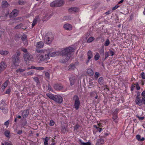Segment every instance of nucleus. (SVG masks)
Listing matches in <instances>:
<instances>
[{"instance_id": "f03ea898", "label": "nucleus", "mask_w": 145, "mask_h": 145, "mask_svg": "<svg viewBox=\"0 0 145 145\" xmlns=\"http://www.w3.org/2000/svg\"><path fill=\"white\" fill-rule=\"evenodd\" d=\"M20 52H16L13 55L12 57V67H16L19 65V63L20 62Z\"/></svg>"}, {"instance_id": "f3484780", "label": "nucleus", "mask_w": 145, "mask_h": 145, "mask_svg": "<svg viewBox=\"0 0 145 145\" xmlns=\"http://www.w3.org/2000/svg\"><path fill=\"white\" fill-rule=\"evenodd\" d=\"M104 140L102 138H100L97 140L96 145H101L104 144Z\"/></svg>"}, {"instance_id": "a18cd8bd", "label": "nucleus", "mask_w": 145, "mask_h": 145, "mask_svg": "<svg viewBox=\"0 0 145 145\" xmlns=\"http://www.w3.org/2000/svg\"><path fill=\"white\" fill-rule=\"evenodd\" d=\"M136 117H137L138 118L139 120H143L144 119V118H145L144 117H140L138 115H136Z\"/></svg>"}, {"instance_id": "5fc2aeb1", "label": "nucleus", "mask_w": 145, "mask_h": 145, "mask_svg": "<svg viewBox=\"0 0 145 145\" xmlns=\"http://www.w3.org/2000/svg\"><path fill=\"white\" fill-rule=\"evenodd\" d=\"M43 50H39L38 49H36V51L37 53H41V54L43 52Z\"/></svg>"}, {"instance_id": "4be33fe9", "label": "nucleus", "mask_w": 145, "mask_h": 145, "mask_svg": "<svg viewBox=\"0 0 145 145\" xmlns=\"http://www.w3.org/2000/svg\"><path fill=\"white\" fill-rule=\"evenodd\" d=\"M50 52V50L49 49H47L46 50H43V52L42 53V54L45 55L46 54V55H47L49 56V54Z\"/></svg>"}, {"instance_id": "37998d69", "label": "nucleus", "mask_w": 145, "mask_h": 145, "mask_svg": "<svg viewBox=\"0 0 145 145\" xmlns=\"http://www.w3.org/2000/svg\"><path fill=\"white\" fill-rule=\"evenodd\" d=\"M45 75L46 78H47L48 79H50V74L48 72H46L45 73Z\"/></svg>"}, {"instance_id": "ddd939ff", "label": "nucleus", "mask_w": 145, "mask_h": 145, "mask_svg": "<svg viewBox=\"0 0 145 145\" xmlns=\"http://www.w3.org/2000/svg\"><path fill=\"white\" fill-rule=\"evenodd\" d=\"M29 114V110H24L22 113V116L24 118H25Z\"/></svg>"}, {"instance_id": "4d7b16f0", "label": "nucleus", "mask_w": 145, "mask_h": 145, "mask_svg": "<svg viewBox=\"0 0 145 145\" xmlns=\"http://www.w3.org/2000/svg\"><path fill=\"white\" fill-rule=\"evenodd\" d=\"M22 50L25 53H28L27 52V49L25 48H22Z\"/></svg>"}, {"instance_id": "e433bc0d", "label": "nucleus", "mask_w": 145, "mask_h": 145, "mask_svg": "<svg viewBox=\"0 0 145 145\" xmlns=\"http://www.w3.org/2000/svg\"><path fill=\"white\" fill-rule=\"evenodd\" d=\"M110 42L108 39H107L105 43V46H108L110 44Z\"/></svg>"}, {"instance_id": "6e6d98bb", "label": "nucleus", "mask_w": 145, "mask_h": 145, "mask_svg": "<svg viewBox=\"0 0 145 145\" xmlns=\"http://www.w3.org/2000/svg\"><path fill=\"white\" fill-rule=\"evenodd\" d=\"M48 90L52 91H53V90L50 84H48Z\"/></svg>"}, {"instance_id": "09e8293b", "label": "nucleus", "mask_w": 145, "mask_h": 145, "mask_svg": "<svg viewBox=\"0 0 145 145\" xmlns=\"http://www.w3.org/2000/svg\"><path fill=\"white\" fill-rule=\"evenodd\" d=\"M34 73V71H31L28 72L27 73V74L28 75H32Z\"/></svg>"}, {"instance_id": "cd10ccee", "label": "nucleus", "mask_w": 145, "mask_h": 145, "mask_svg": "<svg viewBox=\"0 0 145 145\" xmlns=\"http://www.w3.org/2000/svg\"><path fill=\"white\" fill-rule=\"evenodd\" d=\"M104 81L103 78L102 77H100L99 78L98 80V82L99 84L101 85L103 84Z\"/></svg>"}, {"instance_id": "473e14b6", "label": "nucleus", "mask_w": 145, "mask_h": 145, "mask_svg": "<svg viewBox=\"0 0 145 145\" xmlns=\"http://www.w3.org/2000/svg\"><path fill=\"white\" fill-rule=\"evenodd\" d=\"M95 39V38L93 37H90L88 38L87 40V42L90 43L93 41Z\"/></svg>"}, {"instance_id": "c85d7f7f", "label": "nucleus", "mask_w": 145, "mask_h": 145, "mask_svg": "<svg viewBox=\"0 0 145 145\" xmlns=\"http://www.w3.org/2000/svg\"><path fill=\"white\" fill-rule=\"evenodd\" d=\"M8 53V52L6 51H0V54L2 55H6Z\"/></svg>"}, {"instance_id": "39448f33", "label": "nucleus", "mask_w": 145, "mask_h": 145, "mask_svg": "<svg viewBox=\"0 0 145 145\" xmlns=\"http://www.w3.org/2000/svg\"><path fill=\"white\" fill-rule=\"evenodd\" d=\"M23 56L25 61L26 64H28L29 61H33V56L29 53L24 54Z\"/></svg>"}, {"instance_id": "de8ad7c7", "label": "nucleus", "mask_w": 145, "mask_h": 145, "mask_svg": "<svg viewBox=\"0 0 145 145\" xmlns=\"http://www.w3.org/2000/svg\"><path fill=\"white\" fill-rule=\"evenodd\" d=\"M141 75L142 79H145V74H144L143 72L141 73Z\"/></svg>"}, {"instance_id": "2f4dec72", "label": "nucleus", "mask_w": 145, "mask_h": 145, "mask_svg": "<svg viewBox=\"0 0 145 145\" xmlns=\"http://www.w3.org/2000/svg\"><path fill=\"white\" fill-rule=\"evenodd\" d=\"M23 25L22 24H19L17 25L15 27V28L17 29H19L20 28H21L22 27Z\"/></svg>"}, {"instance_id": "5701e85b", "label": "nucleus", "mask_w": 145, "mask_h": 145, "mask_svg": "<svg viewBox=\"0 0 145 145\" xmlns=\"http://www.w3.org/2000/svg\"><path fill=\"white\" fill-rule=\"evenodd\" d=\"M46 95L50 99L53 100L54 99V98L55 96V95L52 94L51 93H46Z\"/></svg>"}, {"instance_id": "bf43d9fd", "label": "nucleus", "mask_w": 145, "mask_h": 145, "mask_svg": "<svg viewBox=\"0 0 145 145\" xmlns=\"http://www.w3.org/2000/svg\"><path fill=\"white\" fill-rule=\"evenodd\" d=\"M18 4L20 5H22L24 4V2L21 1L20 0H19L18 2Z\"/></svg>"}, {"instance_id": "6e6552de", "label": "nucleus", "mask_w": 145, "mask_h": 145, "mask_svg": "<svg viewBox=\"0 0 145 145\" xmlns=\"http://www.w3.org/2000/svg\"><path fill=\"white\" fill-rule=\"evenodd\" d=\"M135 101L137 104L140 106L143 104H145V99L143 97L142 98V99L140 97L136 98Z\"/></svg>"}, {"instance_id": "79ce46f5", "label": "nucleus", "mask_w": 145, "mask_h": 145, "mask_svg": "<svg viewBox=\"0 0 145 145\" xmlns=\"http://www.w3.org/2000/svg\"><path fill=\"white\" fill-rule=\"evenodd\" d=\"M109 53L108 52H105V60L107 57H108L109 55Z\"/></svg>"}, {"instance_id": "3c124183", "label": "nucleus", "mask_w": 145, "mask_h": 145, "mask_svg": "<svg viewBox=\"0 0 145 145\" xmlns=\"http://www.w3.org/2000/svg\"><path fill=\"white\" fill-rule=\"evenodd\" d=\"M99 73L98 72H96L95 73V77L96 78H97L99 76Z\"/></svg>"}, {"instance_id": "f257e3e1", "label": "nucleus", "mask_w": 145, "mask_h": 145, "mask_svg": "<svg viewBox=\"0 0 145 145\" xmlns=\"http://www.w3.org/2000/svg\"><path fill=\"white\" fill-rule=\"evenodd\" d=\"M74 50V48L69 47L60 52H50L49 54V57H54L60 55L63 56V59L64 62H66L70 59V57L71 56V54Z\"/></svg>"}, {"instance_id": "f704fd0d", "label": "nucleus", "mask_w": 145, "mask_h": 145, "mask_svg": "<svg viewBox=\"0 0 145 145\" xmlns=\"http://www.w3.org/2000/svg\"><path fill=\"white\" fill-rule=\"evenodd\" d=\"M100 56L99 53H97L94 56V58L96 61L99 58Z\"/></svg>"}, {"instance_id": "1a4fd4ad", "label": "nucleus", "mask_w": 145, "mask_h": 145, "mask_svg": "<svg viewBox=\"0 0 145 145\" xmlns=\"http://www.w3.org/2000/svg\"><path fill=\"white\" fill-rule=\"evenodd\" d=\"M54 101L57 103H61L63 102V99L62 97L60 96H58L55 95Z\"/></svg>"}, {"instance_id": "69168bd1", "label": "nucleus", "mask_w": 145, "mask_h": 145, "mask_svg": "<svg viewBox=\"0 0 145 145\" xmlns=\"http://www.w3.org/2000/svg\"><path fill=\"white\" fill-rule=\"evenodd\" d=\"M119 6L118 5L115 6L114 7H113L112 8V10H115L116 9L118 8L119 7Z\"/></svg>"}, {"instance_id": "9d476101", "label": "nucleus", "mask_w": 145, "mask_h": 145, "mask_svg": "<svg viewBox=\"0 0 145 145\" xmlns=\"http://www.w3.org/2000/svg\"><path fill=\"white\" fill-rule=\"evenodd\" d=\"M40 61H39V62H43L44 61H47L49 59V56L46 55V54L45 55H44L43 54H41L39 57Z\"/></svg>"}, {"instance_id": "680f3d73", "label": "nucleus", "mask_w": 145, "mask_h": 145, "mask_svg": "<svg viewBox=\"0 0 145 145\" xmlns=\"http://www.w3.org/2000/svg\"><path fill=\"white\" fill-rule=\"evenodd\" d=\"M136 88L138 90L140 89V87L138 83H137L136 84Z\"/></svg>"}, {"instance_id": "ea45409f", "label": "nucleus", "mask_w": 145, "mask_h": 145, "mask_svg": "<svg viewBox=\"0 0 145 145\" xmlns=\"http://www.w3.org/2000/svg\"><path fill=\"white\" fill-rule=\"evenodd\" d=\"M95 94L97 95V92L95 91L91 92L90 93V95L91 97H93Z\"/></svg>"}, {"instance_id": "bb28decb", "label": "nucleus", "mask_w": 145, "mask_h": 145, "mask_svg": "<svg viewBox=\"0 0 145 145\" xmlns=\"http://www.w3.org/2000/svg\"><path fill=\"white\" fill-rule=\"evenodd\" d=\"M8 82V80H7L3 84L2 86L3 89H5L7 86Z\"/></svg>"}, {"instance_id": "c9c22d12", "label": "nucleus", "mask_w": 145, "mask_h": 145, "mask_svg": "<svg viewBox=\"0 0 145 145\" xmlns=\"http://www.w3.org/2000/svg\"><path fill=\"white\" fill-rule=\"evenodd\" d=\"M70 84L71 86L75 82V79H74L73 78H70Z\"/></svg>"}, {"instance_id": "774afa93", "label": "nucleus", "mask_w": 145, "mask_h": 145, "mask_svg": "<svg viewBox=\"0 0 145 145\" xmlns=\"http://www.w3.org/2000/svg\"><path fill=\"white\" fill-rule=\"evenodd\" d=\"M21 35L20 34H16V37H17L18 38H20L21 37Z\"/></svg>"}, {"instance_id": "aec40b11", "label": "nucleus", "mask_w": 145, "mask_h": 145, "mask_svg": "<svg viewBox=\"0 0 145 145\" xmlns=\"http://www.w3.org/2000/svg\"><path fill=\"white\" fill-rule=\"evenodd\" d=\"M39 16H35V18L33 20V23L32 25V27H33L37 23V21L39 19Z\"/></svg>"}, {"instance_id": "a878e982", "label": "nucleus", "mask_w": 145, "mask_h": 145, "mask_svg": "<svg viewBox=\"0 0 145 145\" xmlns=\"http://www.w3.org/2000/svg\"><path fill=\"white\" fill-rule=\"evenodd\" d=\"M140 137L141 136L139 135H137L136 136L137 139L139 141H142L145 140V138L144 137H142L141 138Z\"/></svg>"}, {"instance_id": "338daca9", "label": "nucleus", "mask_w": 145, "mask_h": 145, "mask_svg": "<svg viewBox=\"0 0 145 145\" xmlns=\"http://www.w3.org/2000/svg\"><path fill=\"white\" fill-rule=\"evenodd\" d=\"M2 145H12L10 143L8 142H5V143H2Z\"/></svg>"}, {"instance_id": "a19ab883", "label": "nucleus", "mask_w": 145, "mask_h": 145, "mask_svg": "<svg viewBox=\"0 0 145 145\" xmlns=\"http://www.w3.org/2000/svg\"><path fill=\"white\" fill-rule=\"evenodd\" d=\"M25 70L19 68V69H17L16 70V72H21L24 71Z\"/></svg>"}, {"instance_id": "dca6fc26", "label": "nucleus", "mask_w": 145, "mask_h": 145, "mask_svg": "<svg viewBox=\"0 0 145 145\" xmlns=\"http://www.w3.org/2000/svg\"><path fill=\"white\" fill-rule=\"evenodd\" d=\"M7 67L6 63L2 61L0 63V69L2 71H4Z\"/></svg>"}, {"instance_id": "0eeeda50", "label": "nucleus", "mask_w": 145, "mask_h": 145, "mask_svg": "<svg viewBox=\"0 0 145 145\" xmlns=\"http://www.w3.org/2000/svg\"><path fill=\"white\" fill-rule=\"evenodd\" d=\"M119 109L117 108L114 109L113 110V112L112 113V118L114 121L116 123H118V113Z\"/></svg>"}, {"instance_id": "9b49d317", "label": "nucleus", "mask_w": 145, "mask_h": 145, "mask_svg": "<svg viewBox=\"0 0 145 145\" xmlns=\"http://www.w3.org/2000/svg\"><path fill=\"white\" fill-rule=\"evenodd\" d=\"M18 13L19 11L17 10L14 9L13 10L10 14L9 17L10 18L17 16L18 15Z\"/></svg>"}, {"instance_id": "b1692460", "label": "nucleus", "mask_w": 145, "mask_h": 145, "mask_svg": "<svg viewBox=\"0 0 145 145\" xmlns=\"http://www.w3.org/2000/svg\"><path fill=\"white\" fill-rule=\"evenodd\" d=\"M80 142L79 144L80 145H91V143L89 142L85 143L83 142L81 140H79Z\"/></svg>"}, {"instance_id": "2eb2a0df", "label": "nucleus", "mask_w": 145, "mask_h": 145, "mask_svg": "<svg viewBox=\"0 0 145 145\" xmlns=\"http://www.w3.org/2000/svg\"><path fill=\"white\" fill-rule=\"evenodd\" d=\"M54 88L56 90H60L63 88V86L61 84H56L54 85Z\"/></svg>"}, {"instance_id": "393cba45", "label": "nucleus", "mask_w": 145, "mask_h": 145, "mask_svg": "<svg viewBox=\"0 0 145 145\" xmlns=\"http://www.w3.org/2000/svg\"><path fill=\"white\" fill-rule=\"evenodd\" d=\"M87 72L88 74L90 76H93L94 74V72L91 69H88L87 70Z\"/></svg>"}, {"instance_id": "4c0bfd02", "label": "nucleus", "mask_w": 145, "mask_h": 145, "mask_svg": "<svg viewBox=\"0 0 145 145\" xmlns=\"http://www.w3.org/2000/svg\"><path fill=\"white\" fill-rule=\"evenodd\" d=\"M0 109L2 110L3 112H4L5 113H6L7 112V108H2L1 107H0Z\"/></svg>"}, {"instance_id": "13d9d810", "label": "nucleus", "mask_w": 145, "mask_h": 145, "mask_svg": "<svg viewBox=\"0 0 145 145\" xmlns=\"http://www.w3.org/2000/svg\"><path fill=\"white\" fill-rule=\"evenodd\" d=\"M27 37L26 36L24 35L21 37V39L23 40H25L26 39Z\"/></svg>"}, {"instance_id": "a211bd4d", "label": "nucleus", "mask_w": 145, "mask_h": 145, "mask_svg": "<svg viewBox=\"0 0 145 145\" xmlns=\"http://www.w3.org/2000/svg\"><path fill=\"white\" fill-rule=\"evenodd\" d=\"M44 46V43L42 41H40L37 42L36 46L37 48H42Z\"/></svg>"}, {"instance_id": "f8f14e48", "label": "nucleus", "mask_w": 145, "mask_h": 145, "mask_svg": "<svg viewBox=\"0 0 145 145\" xmlns=\"http://www.w3.org/2000/svg\"><path fill=\"white\" fill-rule=\"evenodd\" d=\"M87 55L88 56V60H86V62L87 64H88V63L90 59L93 57L92 54L90 50H89L88 51L87 53Z\"/></svg>"}, {"instance_id": "7c9ffc66", "label": "nucleus", "mask_w": 145, "mask_h": 145, "mask_svg": "<svg viewBox=\"0 0 145 145\" xmlns=\"http://www.w3.org/2000/svg\"><path fill=\"white\" fill-rule=\"evenodd\" d=\"M75 67V65L74 64H71L69 66V68L70 70L74 69Z\"/></svg>"}, {"instance_id": "7ed1b4c3", "label": "nucleus", "mask_w": 145, "mask_h": 145, "mask_svg": "<svg viewBox=\"0 0 145 145\" xmlns=\"http://www.w3.org/2000/svg\"><path fill=\"white\" fill-rule=\"evenodd\" d=\"M54 36L51 33H47L44 38L45 43L47 44H50L54 39Z\"/></svg>"}, {"instance_id": "8fccbe9b", "label": "nucleus", "mask_w": 145, "mask_h": 145, "mask_svg": "<svg viewBox=\"0 0 145 145\" xmlns=\"http://www.w3.org/2000/svg\"><path fill=\"white\" fill-rule=\"evenodd\" d=\"M34 81L37 83H38L39 82V80L38 78L37 77H35L33 78Z\"/></svg>"}, {"instance_id": "412c9836", "label": "nucleus", "mask_w": 145, "mask_h": 145, "mask_svg": "<svg viewBox=\"0 0 145 145\" xmlns=\"http://www.w3.org/2000/svg\"><path fill=\"white\" fill-rule=\"evenodd\" d=\"M1 6L3 8H5L8 7L9 5L7 1H4L2 2Z\"/></svg>"}, {"instance_id": "20e7f679", "label": "nucleus", "mask_w": 145, "mask_h": 145, "mask_svg": "<svg viewBox=\"0 0 145 145\" xmlns=\"http://www.w3.org/2000/svg\"><path fill=\"white\" fill-rule=\"evenodd\" d=\"M64 4L63 0H56L50 4V6L52 7H59L62 6Z\"/></svg>"}, {"instance_id": "49530a36", "label": "nucleus", "mask_w": 145, "mask_h": 145, "mask_svg": "<svg viewBox=\"0 0 145 145\" xmlns=\"http://www.w3.org/2000/svg\"><path fill=\"white\" fill-rule=\"evenodd\" d=\"M108 52L111 56H113L114 54V52L111 50H110Z\"/></svg>"}, {"instance_id": "c756f323", "label": "nucleus", "mask_w": 145, "mask_h": 145, "mask_svg": "<svg viewBox=\"0 0 145 145\" xmlns=\"http://www.w3.org/2000/svg\"><path fill=\"white\" fill-rule=\"evenodd\" d=\"M66 129L64 125H62L61 127V132L62 133H65L66 131Z\"/></svg>"}, {"instance_id": "58836bf2", "label": "nucleus", "mask_w": 145, "mask_h": 145, "mask_svg": "<svg viewBox=\"0 0 145 145\" xmlns=\"http://www.w3.org/2000/svg\"><path fill=\"white\" fill-rule=\"evenodd\" d=\"M93 82H91L90 81L89 82V85L88 86V88H91V87H93Z\"/></svg>"}, {"instance_id": "052dcab7", "label": "nucleus", "mask_w": 145, "mask_h": 145, "mask_svg": "<svg viewBox=\"0 0 145 145\" xmlns=\"http://www.w3.org/2000/svg\"><path fill=\"white\" fill-rule=\"evenodd\" d=\"M27 123L26 120H25L23 122H22V125H23V126H25L26 125Z\"/></svg>"}, {"instance_id": "e2e57ef3", "label": "nucleus", "mask_w": 145, "mask_h": 145, "mask_svg": "<svg viewBox=\"0 0 145 145\" xmlns=\"http://www.w3.org/2000/svg\"><path fill=\"white\" fill-rule=\"evenodd\" d=\"M22 133V130H18L17 132V134L19 135H20Z\"/></svg>"}, {"instance_id": "4468645a", "label": "nucleus", "mask_w": 145, "mask_h": 145, "mask_svg": "<svg viewBox=\"0 0 145 145\" xmlns=\"http://www.w3.org/2000/svg\"><path fill=\"white\" fill-rule=\"evenodd\" d=\"M63 28L65 30L70 31L72 29V26L69 24H64L63 26Z\"/></svg>"}, {"instance_id": "72a5a7b5", "label": "nucleus", "mask_w": 145, "mask_h": 145, "mask_svg": "<svg viewBox=\"0 0 145 145\" xmlns=\"http://www.w3.org/2000/svg\"><path fill=\"white\" fill-rule=\"evenodd\" d=\"M10 132L8 131H5L4 132L5 135L6 137H10Z\"/></svg>"}, {"instance_id": "603ef678", "label": "nucleus", "mask_w": 145, "mask_h": 145, "mask_svg": "<svg viewBox=\"0 0 145 145\" xmlns=\"http://www.w3.org/2000/svg\"><path fill=\"white\" fill-rule=\"evenodd\" d=\"M54 124V121L52 120H51L50 121V123H49V125L50 126H52Z\"/></svg>"}, {"instance_id": "864d4df0", "label": "nucleus", "mask_w": 145, "mask_h": 145, "mask_svg": "<svg viewBox=\"0 0 145 145\" xmlns=\"http://www.w3.org/2000/svg\"><path fill=\"white\" fill-rule=\"evenodd\" d=\"M99 52L100 54H104V50L103 49H101L99 51Z\"/></svg>"}, {"instance_id": "c03bdc74", "label": "nucleus", "mask_w": 145, "mask_h": 145, "mask_svg": "<svg viewBox=\"0 0 145 145\" xmlns=\"http://www.w3.org/2000/svg\"><path fill=\"white\" fill-rule=\"evenodd\" d=\"M44 68L43 67H37L36 70L40 71L44 69Z\"/></svg>"}, {"instance_id": "0e129e2a", "label": "nucleus", "mask_w": 145, "mask_h": 145, "mask_svg": "<svg viewBox=\"0 0 145 145\" xmlns=\"http://www.w3.org/2000/svg\"><path fill=\"white\" fill-rule=\"evenodd\" d=\"M141 95L143 97L144 99L145 98V91H143L141 94Z\"/></svg>"}, {"instance_id": "6ab92c4d", "label": "nucleus", "mask_w": 145, "mask_h": 145, "mask_svg": "<svg viewBox=\"0 0 145 145\" xmlns=\"http://www.w3.org/2000/svg\"><path fill=\"white\" fill-rule=\"evenodd\" d=\"M79 8H78L72 7L70 8L69 9V11L70 12H72V11L75 12H77L79 11Z\"/></svg>"}, {"instance_id": "423d86ee", "label": "nucleus", "mask_w": 145, "mask_h": 145, "mask_svg": "<svg viewBox=\"0 0 145 145\" xmlns=\"http://www.w3.org/2000/svg\"><path fill=\"white\" fill-rule=\"evenodd\" d=\"M73 100L74 101V106L76 110H77L79 108L80 105V102L78 96L74 95L73 97Z\"/></svg>"}]
</instances>
